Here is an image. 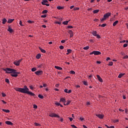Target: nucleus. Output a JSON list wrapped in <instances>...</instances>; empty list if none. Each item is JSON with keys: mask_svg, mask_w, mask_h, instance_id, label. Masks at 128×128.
Wrapping results in <instances>:
<instances>
[{"mask_svg": "<svg viewBox=\"0 0 128 128\" xmlns=\"http://www.w3.org/2000/svg\"><path fill=\"white\" fill-rule=\"evenodd\" d=\"M16 92H22V94H30L32 96H36V94H34L32 92H30V89L28 88L26 86H24V88H14Z\"/></svg>", "mask_w": 128, "mask_h": 128, "instance_id": "f257e3e1", "label": "nucleus"}, {"mask_svg": "<svg viewBox=\"0 0 128 128\" xmlns=\"http://www.w3.org/2000/svg\"><path fill=\"white\" fill-rule=\"evenodd\" d=\"M111 15H112V13L110 12H108L105 14L104 15V17L100 19V22H104V20H106V18H110V16Z\"/></svg>", "mask_w": 128, "mask_h": 128, "instance_id": "f03ea898", "label": "nucleus"}, {"mask_svg": "<svg viewBox=\"0 0 128 128\" xmlns=\"http://www.w3.org/2000/svg\"><path fill=\"white\" fill-rule=\"evenodd\" d=\"M12 74H11V76H13L14 78H17L18 74H20V72H16V70L14 69L13 71L12 72Z\"/></svg>", "mask_w": 128, "mask_h": 128, "instance_id": "7ed1b4c3", "label": "nucleus"}, {"mask_svg": "<svg viewBox=\"0 0 128 128\" xmlns=\"http://www.w3.org/2000/svg\"><path fill=\"white\" fill-rule=\"evenodd\" d=\"M4 72H6V74H12L14 70V69H12L10 68H6L4 69Z\"/></svg>", "mask_w": 128, "mask_h": 128, "instance_id": "20e7f679", "label": "nucleus"}, {"mask_svg": "<svg viewBox=\"0 0 128 128\" xmlns=\"http://www.w3.org/2000/svg\"><path fill=\"white\" fill-rule=\"evenodd\" d=\"M90 55L94 54V56H98L102 54V52L100 51H93L90 54Z\"/></svg>", "mask_w": 128, "mask_h": 128, "instance_id": "39448f33", "label": "nucleus"}, {"mask_svg": "<svg viewBox=\"0 0 128 128\" xmlns=\"http://www.w3.org/2000/svg\"><path fill=\"white\" fill-rule=\"evenodd\" d=\"M22 58L19 60H18L14 62L13 64L16 66H18L20 64V62H22Z\"/></svg>", "mask_w": 128, "mask_h": 128, "instance_id": "423d86ee", "label": "nucleus"}, {"mask_svg": "<svg viewBox=\"0 0 128 128\" xmlns=\"http://www.w3.org/2000/svg\"><path fill=\"white\" fill-rule=\"evenodd\" d=\"M49 116L50 118H60V116L58 115L55 113H51L49 114Z\"/></svg>", "mask_w": 128, "mask_h": 128, "instance_id": "0eeeda50", "label": "nucleus"}, {"mask_svg": "<svg viewBox=\"0 0 128 128\" xmlns=\"http://www.w3.org/2000/svg\"><path fill=\"white\" fill-rule=\"evenodd\" d=\"M92 34L94 36H96L97 38H100V34H97L96 31H94L93 32H92Z\"/></svg>", "mask_w": 128, "mask_h": 128, "instance_id": "6e6552de", "label": "nucleus"}, {"mask_svg": "<svg viewBox=\"0 0 128 128\" xmlns=\"http://www.w3.org/2000/svg\"><path fill=\"white\" fill-rule=\"evenodd\" d=\"M96 116L100 118V120H102L104 118V114H96Z\"/></svg>", "mask_w": 128, "mask_h": 128, "instance_id": "1a4fd4ad", "label": "nucleus"}, {"mask_svg": "<svg viewBox=\"0 0 128 128\" xmlns=\"http://www.w3.org/2000/svg\"><path fill=\"white\" fill-rule=\"evenodd\" d=\"M43 72L42 70H38L34 72L35 74H36V76H42V74Z\"/></svg>", "mask_w": 128, "mask_h": 128, "instance_id": "9d476101", "label": "nucleus"}, {"mask_svg": "<svg viewBox=\"0 0 128 128\" xmlns=\"http://www.w3.org/2000/svg\"><path fill=\"white\" fill-rule=\"evenodd\" d=\"M5 124H8V126H12L13 124L12 122L10 121H6Z\"/></svg>", "mask_w": 128, "mask_h": 128, "instance_id": "9b49d317", "label": "nucleus"}, {"mask_svg": "<svg viewBox=\"0 0 128 128\" xmlns=\"http://www.w3.org/2000/svg\"><path fill=\"white\" fill-rule=\"evenodd\" d=\"M96 77L98 78L99 82H102V78H100V75H96Z\"/></svg>", "mask_w": 128, "mask_h": 128, "instance_id": "f8f14e48", "label": "nucleus"}, {"mask_svg": "<svg viewBox=\"0 0 128 128\" xmlns=\"http://www.w3.org/2000/svg\"><path fill=\"white\" fill-rule=\"evenodd\" d=\"M8 32H10V34H12V32H14V30H12V28L11 26H8Z\"/></svg>", "mask_w": 128, "mask_h": 128, "instance_id": "ddd939ff", "label": "nucleus"}, {"mask_svg": "<svg viewBox=\"0 0 128 128\" xmlns=\"http://www.w3.org/2000/svg\"><path fill=\"white\" fill-rule=\"evenodd\" d=\"M66 98H61L60 99V102H63L64 104H66Z\"/></svg>", "mask_w": 128, "mask_h": 128, "instance_id": "4468645a", "label": "nucleus"}, {"mask_svg": "<svg viewBox=\"0 0 128 128\" xmlns=\"http://www.w3.org/2000/svg\"><path fill=\"white\" fill-rule=\"evenodd\" d=\"M46 2H48V0H43L42 2V4L43 6H44Z\"/></svg>", "mask_w": 128, "mask_h": 128, "instance_id": "2eb2a0df", "label": "nucleus"}, {"mask_svg": "<svg viewBox=\"0 0 128 128\" xmlns=\"http://www.w3.org/2000/svg\"><path fill=\"white\" fill-rule=\"evenodd\" d=\"M69 34H70V38H72V36H74V32L72 30H70Z\"/></svg>", "mask_w": 128, "mask_h": 128, "instance_id": "dca6fc26", "label": "nucleus"}, {"mask_svg": "<svg viewBox=\"0 0 128 128\" xmlns=\"http://www.w3.org/2000/svg\"><path fill=\"white\" fill-rule=\"evenodd\" d=\"M14 20V19H8V24H12Z\"/></svg>", "mask_w": 128, "mask_h": 128, "instance_id": "f3484780", "label": "nucleus"}, {"mask_svg": "<svg viewBox=\"0 0 128 128\" xmlns=\"http://www.w3.org/2000/svg\"><path fill=\"white\" fill-rule=\"evenodd\" d=\"M54 68H56V70H62V68L58 66H55Z\"/></svg>", "mask_w": 128, "mask_h": 128, "instance_id": "a211bd4d", "label": "nucleus"}, {"mask_svg": "<svg viewBox=\"0 0 128 128\" xmlns=\"http://www.w3.org/2000/svg\"><path fill=\"white\" fill-rule=\"evenodd\" d=\"M39 49L40 50V52H43L44 54H46V50L42 49V48H41L40 47H39Z\"/></svg>", "mask_w": 128, "mask_h": 128, "instance_id": "6ab92c4d", "label": "nucleus"}, {"mask_svg": "<svg viewBox=\"0 0 128 128\" xmlns=\"http://www.w3.org/2000/svg\"><path fill=\"white\" fill-rule=\"evenodd\" d=\"M40 56H42V54H38L36 56V58L40 60Z\"/></svg>", "mask_w": 128, "mask_h": 128, "instance_id": "aec40b11", "label": "nucleus"}, {"mask_svg": "<svg viewBox=\"0 0 128 128\" xmlns=\"http://www.w3.org/2000/svg\"><path fill=\"white\" fill-rule=\"evenodd\" d=\"M2 24H4L6 22V18H4L2 20Z\"/></svg>", "mask_w": 128, "mask_h": 128, "instance_id": "412c9836", "label": "nucleus"}, {"mask_svg": "<svg viewBox=\"0 0 128 128\" xmlns=\"http://www.w3.org/2000/svg\"><path fill=\"white\" fill-rule=\"evenodd\" d=\"M118 23V20H116L113 23V26H116Z\"/></svg>", "mask_w": 128, "mask_h": 128, "instance_id": "4be33fe9", "label": "nucleus"}, {"mask_svg": "<svg viewBox=\"0 0 128 128\" xmlns=\"http://www.w3.org/2000/svg\"><path fill=\"white\" fill-rule=\"evenodd\" d=\"M70 102H71L70 100H68L66 104L64 103V106H68V104H70Z\"/></svg>", "mask_w": 128, "mask_h": 128, "instance_id": "5701e85b", "label": "nucleus"}, {"mask_svg": "<svg viewBox=\"0 0 128 128\" xmlns=\"http://www.w3.org/2000/svg\"><path fill=\"white\" fill-rule=\"evenodd\" d=\"M2 112H4L8 113V112H10V111L9 110L2 109Z\"/></svg>", "mask_w": 128, "mask_h": 128, "instance_id": "b1692460", "label": "nucleus"}, {"mask_svg": "<svg viewBox=\"0 0 128 128\" xmlns=\"http://www.w3.org/2000/svg\"><path fill=\"white\" fill-rule=\"evenodd\" d=\"M123 76H124V74H120L118 76V78H122Z\"/></svg>", "mask_w": 128, "mask_h": 128, "instance_id": "393cba45", "label": "nucleus"}, {"mask_svg": "<svg viewBox=\"0 0 128 128\" xmlns=\"http://www.w3.org/2000/svg\"><path fill=\"white\" fill-rule=\"evenodd\" d=\"M70 21L69 20H66V21H64L63 22H62V24H65V25H66V24H68V22H69Z\"/></svg>", "mask_w": 128, "mask_h": 128, "instance_id": "a878e982", "label": "nucleus"}, {"mask_svg": "<svg viewBox=\"0 0 128 128\" xmlns=\"http://www.w3.org/2000/svg\"><path fill=\"white\" fill-rule=\"evenodd\" d=\"M56 8H58V10H62V9H64V7L61 6H58L56 7Z\"/></svg>", "mask_w": 128, "mask_h": 128, "instance_id": "bb28decb", "label": "nucleus"}, {"mask_svg": "<svg viewBox=\"0 0 128 128\" xmlns=\"http://www.w3.org/2000/svg\"><path fill=\"white\" fill-rule=\"evenodd\" d=\"M100 12L99 10H96L93 11L94 14H98Z\"/></svg>", "mask_w": 128, "mask_h": 128, "instance_id": "cd10ccee", "label": "nucleus"}, {"mask_svg": "<svg viewBox=\"0 0 128 128\" xmlns=\"http://www.w3.org/2000/svg\"><path fill=\"white\" fill-rule=\"evenodd\" d=\"M88 48H90V46H86L83 48V49L84 50H88Z\"/></svg>", "mask_w": 128, "mask_h": 128, "instance_id": "c85d7f7f", "label": "nucleus"}, {"mask_svg": "<svg viewBox=\"0 0 128 128\" xmlns=\"http://www.w3.org/2000/svg\"><path fill=\"white\" fill-rule=\"evenodd\" d=\"M38 98H40L42 99V98H44V96H42V95L40 94H39L38 95Z\"/></svg>", "mask_w": 128, "mask_h": 128, "instance_id": "c756f323", "label": "nucleus"}, {"mask_svg": "<svg viewBox=\"0 0 128 128\" xmlns=\"http://www.w3.org/2000/svg\"><path fill=\"white\" fill-rule=\"evenodd\" d=\"M106 26V24H102V25L100 24L99 26H102V28H104Z\"/></svg>", "mask_w": 128, "mask_h": 128, "instance_id": "7c9ffc66", "label": "nucleus"}, {"mask_svg": "<svg viewBox=\"0 0 128 128\" xmlns=\"http://www.w3.org/2000/svg\"><path fill=\"white\" fill-rule=\"evenodd\" d=\"M55 104H56V106H60V103L58 102H56Z\"/></svg>", "mask_w": 128, "mask_h": 128, "instance_id": "2f4dec72", "label": "nucleus"}, {"mask_svg": "<svg viewBox=\"0 0 128 128\" xmlns=\"http://www.w3.org/2000/svg\"><path fill=\"white\" fill-rule=\"evenodd\" d=\"M70 74H76V72L74 70H70Z\"/></svg>", "mask_w": 128, "mask_h": 128, "instance_id": "473e14b6", "label": "nucleus"}, {"mask_svg": "<svg viewBox=\"0 0 128 128\" xmlns=\"http://www.w3.org/2000/svg\"><path fill=\"white\" fill-rule=\"evenodd\" d=\"M118 122L119 120L118 119L113 120V122H114V124H116V122Z\"/></svg>", "mask_w": 128, "mask_h": 128, "instance_id": "72a5a7b5", "label": "nucleus"}, {"mask_svg": "<svg viewBox=\"0 0 128 128\" xmlns=\"http://www.w3.org/2000/svg\"><path fill=\"white\" fill-rule=\"evenodd\" d=\"M6 82H7V84H10V80L8 78L5 79Z\"/></svg>", "mask_w": 128, "mask_h": 128, "instance_id": "f704fd0d", "label": "nucleus"}, {"mask_svg": "<svg viewBox=\"0 0 128 128\" xmlns=\"http://www.w3.org/2000/svg\"><path fill=\"white\" fill-rule=\"evenodd\" d=\"M83 84L84 86H88V82H86V81L83 82Z\"/></svg>", "mask_w": 128, "mask_h": 128, "instance_id": "c9c22d12", "label": "nucleus"}, {"mask_svg": "<svg viewBox=\"0 0 128 128\" xmlns=\"http://www.w3.org/2000/svg\"><path fill=\"white\" fill-rule=\"evenodd\" d=\"M19 24H20L21 26H24V24H22V20H20V21Z\"/></svg>", "mask_w": 128, "mask_h": 128, "instance_id": "e433bc0d", "label": "nucleus"}, {"mask_svg": "<svg viewBox=\"0 0 128 128\" xmlns=\"http://www.w3.org/2000/svg\"><path fill=\"white\" fill-rule=\"evenodd\" d=\"M36 68H32V72H36Z\"/></svg>", "mask_w": 128, "mask_h": 128, "instance_id": "4c0bfd02", "label": "nucleus"}, {"mask_svg": "<svg viewBox=\"0 0 128 128\" xmlns=\"http://www.w3.org/2000/svg\"><path fill=\"white\" fill-rule=\"evenodd\" d=\"M55 24H62V22H58V21H56L55 22Z\"/></svg>", "mask_w": 128, "mask_h": 128, "instance_id": "58836bf2", "label": "nucleus"}, {"mask_svg": "<svg viewBox=\"0 0 128 128\" xmlns=\"http://www.w3.org/2000/svg\"><path fill=\"white\" fill-rule=\"evenodd\" d=\"M114 64V62H110L108 64V66H112Z\"/></svg>", "mask_w": 128, "mask_h": 128, "instance_id": "ea45409f", "label": "nucleus"}, {"mask_svg": "<svg viewBox=\"0 0 128 128\" xmlns=\"http://www.w3.org/2000/svg\"><path fill=\"white\" fill-rule=\"evenodd\" d=\"M2 96L3 98H5V96H6V94H4V92L2 93Z\"/></svg>", "mask_w": 128, "mask_h": 128, "instance_id": "a19ab883", "label": "nucleus"}, {"mask_svg": "<svg viewBox=\"0 0 128 128\" xmlns=\"http://www.w3.org/2000/svg\"><path fill=\"white\" fill-rule=\"evenodd\" d=\"M48 12V10H44L42 12V14H46Z\"/></svg>", "mask_w": 128, "mask_h": 128, "instance_id": "79ce46f5", "label": "nucleus"}, {"mask_svg": "<svg viewBox=\"0 0 128 128\" xmlns=\"http://www.w3.org/2000/svg\"><path fill=\"white\" fill-rule=\"evenodd\" d=\"M67 52H68L69 54H70L72 52V50L70 49H68L67 50Z\"/></svg>", "mask_w": 128, "mask_h": 128, "instance_id": "37998d69", "label": "nucleus"}, {"mask_svg": "<svg viewBox=\"0 0 128 128\" xmlns=\"http://www.w3.org/2000/svg\"><path fill=\"white\" fill-rule=\"evenodd\" d=\"M59 48H60V50H64V47L62 46H60Z\"/></svg>", "mask_w": 128, "mask_h": 128, "instance_id": "c03bdc74", "label": "nucleus"}, {"mask_svg": "<svg viewBox=\"0 0 128 128\" xmlns=\"http://www.w3.org/2000/svg\"><path fill=\"white\" fill-rule=\"evenodd\" d=\"M80 10L79 8H74V10Z\"/></svg>", "mask_w": 128, "mask_h": 128, "instance_id": "a18cd8bd", "label": "nucleus"}, {"mask_svg": "<svg viewBox=\"0 0 128 128\" xmlns=\"http://www.w3.org/2000/svg\"><path fill=\"white\" fill-rule=\"evenodd\" d=\"M41 18H46V14H43L41 16Z\"/></svg>", "mask_w": 128, "mask_h": 128, "instance_id": "49530a36", "label": "nucleus"}, {"mask_svg": "<svg viewBox=\"0 0 128 128\" xmlns=\"http://www.w3.org/2000/svg\"><path fill=\"white\" fill-rule=\"evenodd\" d=\"M68 89H66H66L64 90V92H66V94H68Z\"/></svg>", "mask_w": 128, "mask_h": 128, "instance_id": "de8ad7c7", "label": "nucleus"}, {"mask_svg": "<svg viewBox=\"0 0 128 128\" xmlns=\"http://www.w3.org/2000/svg\"><path fill=\"white\" fill-rule=\"evenodd\" d=\"M120 44H122L124 42H126V40H123L120 41Z\"/></svg>", "mask_w": 128, "mask_h": 128, "instance_id": "09e8293b", "label": "nucleus"}, {"mask_svg": "<svg viewBox=\"0 0 128 128\" xmlns=\"http://www.w3.org/2000/svg\"><path fill=\"white\" fill-rule=\"evenodd\" d=\"M71 126H72V128H78L76 127V126H74V124H72V125H71Z\"/></svg>", "mask_w": 128, "mask_h": 128, "instance_id": "8fccbe9b", "label": "nucleus"}, {"mask_svg": "<svg viewBox=\"0 0 128 128\" xmlns=\"http://www.w3.org/2000/svg\"><path fill=\"white\" fill-rule=\"evenodd\" d=\"M118 110H119V112H124V110H122V108H119L118 109Z\"/></svg>", "mask_w": 128, "mask_h": 128, "instance_id": "3c124183", "label": "nucleus"}, {"mask_svg": "<svg viewBox=\"0 0 128 128\" xmlns=\"http://www.w3.org/2000/svg\"><path fill=\"white\" fill-rule=\"evenodd\" d=\"M30 88L32 90H34V87L32 86H30Z\"/></svg>", "mask_w": 128, "mask_h": 128, "instance_id": "603ef678", "label": "nucleus"}, {"mask_svg": "<svg viewBox=\"0 0 128 128\" xmlns=\"http://www.w3.org/2000/svg\"><path fill=\"white\" fill-rule=\"evenodd\" d=\"M60 122H64V118H60Z\"/></svg>", "mask_w": 128, "mask_h": 128, "instance_id": "864d4df0", "label": "nucleus"}, {"mask_svg": "<svg viewBox=\"0 0 128 128\" xmlns=\"http://www.w3.org/2000/svg\"><path fill=\"white\" fill-rule=\"evenodd\" d=\"M28 22L29 24H32V21L30 20H28Z\"/></svg>", "mask_w": 128, "mask_h": 128, "instance_id": "5fc2aeb1", "label": "nucleus"}, {"mask_svg": "<svg viewBox=\"0 0 128 128\" xmlns=\"http://www.w3.org/2000/svg\"><path fill=\"white\" fill-rule=\"evenodd\" d=\"M61 42H62V44H64V42H66V40H61Z\"/></svg>", "mask_w": 128, "mask_h": 128, "instance_id": "6e6d98bb", "label": "nucleus"}, {"mask_svg": "<svg viewBox=\"0 0 128 128\" xmlns=\"http://www.w3.org/2000/svg\"><path fill=\"white\" fill-rule=\"evenodd\" d=\"M110 60V57H108L106 58V60L107 62H108V60Z\"/></svg>", "mask_w": 128, "mask_h": 128, "instance_id": "4d7b16f0", "label": "nucleus"}, {"mask_svg": "<svg viewBox=\"0 0 128 128\" xmlns=\"http://www.w3.org/2000/svg\"><path fill=\"white\" fill-rule=\"evenodd\" d=\"M34 108H38V106H36V104H34Z\"/></svg>", "mask_w": 128, "mask_h": 128, "instance_id": "13d9d810", "label": "nucleus"}, {"mask_svg": "<svg viewBox=\"0 0 128 128\" xmlns=\"http://www.w3.org/2000/svg\"><path fill=\"white\" fill-rule=\"evenodd\" d=\"M126 46H128V44H124V48H126Z\"/></svg>", "mask_w": 128, "mask_h": 128, "instance_id": "bf43d9fd", "label": "nucleus"}, {"mask_svg": "<svg viewBox=\"0 0 128 128\" xmlns=\"http://www.w3.org/2000/svg\"><path fill=\"white\" fill-rule=\"evenodd\" d=\"M90 78H92V74L90 75V76H88V78H89V80H90Z\"/></svg>", "mask_w": 128, "mask_h": 128, "instance_id": "052dcab7", "label": "nucleus"}, {"mask_svg": "<svg viewBox=\"0 0 128 128\" xmlns=\"http://www.w3.org/2000/svg\"><path fill=\"white\" fill-rule=\"evenodd\" d=\"M123 58H128V55L125 56Z\"/></svg>", "mask_w": 128, "mask_h": 128, "instance_id": "680f3d73", "label": "nucleus"}, {"mask_svg": "<svg viewBox=\"0 0 128 128\" xmlns=\"http://www.w3.org/2000/svg\"><path fill=\"white\" fill-rule=\"evenodd\" d=\"M70 92H72V90H68V92H67V94H70Z\"/></svg>", "mask_w": 128, "mask_h": 128, "instance_id": "e2e57ef3", "label": "nucleus"}, {"mask_svg": "<svg viewBox=\"0 0 128 128\" xmlns=\"http://www.w3.org/2000/svg\"><path fill=\"white\" fill-rule=\"evenodd\" d=\"M69 120H70V122H72L74 119L72 118H69Z\"/></svg>", "mask_w": 128, "mask_h": 128, "instance_id": "0e129e2a", "label": "nucleus"}, {"mask_svg": "<svg viewBox=\"0 0 128 128\" xmlns=\"http://www.w3.org/2000/svg\"><path fill=\"white\" fill-rule=\"evenodd\" d=\"M42 28H46V26L44 24V25H42Z\"/></svg>", "mask_w": 128, "mask_h": 128, "instance_id": "69168bd1", "label": "nucleus"}, {"mask_svg": "<svg viewBox=\"0 0 128 128\" xmlns=\"http://www.w3.org/2000/svg\"><path fill=\"white\" fill-rule=\"evenodd\" d=\"M68 28H72L73 26H68Z\"/></svg>", "mask_w": 128, "mask_h": 128, "instance_id": "338daca9", "label": "nucleus"}, {"mask_svg": "<svg viewBox=\"0 0 128 128\" xmlns=\"http://www.w3.org/2000/svg\"><path fill=\"white\" fill-rule=\"evenodd\" d=\"M109 128H114V126H109Z\"/></svg>", "mask_w": 128, "mask_h": 128, "instance_id": "774afa93", "label": "nucleus"}]
</instances>
